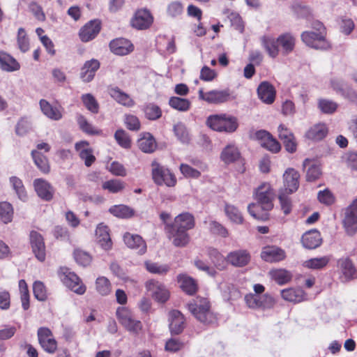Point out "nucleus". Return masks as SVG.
Returning a JSON list of instances; mask_svg holds the SVG:
<instances>
[{"instance_id":"nucleus-1","label":"nucleus","mask_w":357,"mask_h":357,"mask_svg":"<svg viewBox=\"0 0 357 357\" xmlns=\"http://www.w3.org/2000/svg\"><path fill=\"white\" fill-rule=\"evenodd\" d=\"M255 197L257 201V204H250L248 206V211L252 216L259 218V217L255 211L259 206L264 211H270L273 207V192L270 184H261L256 190Z\"/></svg>"},{"instance_id":"nucleus-2","label":"nucleus","mask_w":357,"mask_h":357,"mask_svg":"<svg viewBox=\"0 0 357 357\" xmlns=\"http://www.w3.org/2000/svg\"><path fill=\"white\" fill-rule=\"evenodd\" d=\"M206 123L213 130L220 132L231 133L238 127L237 118L225 113L210 115Z\"/></svg>"},{"instance_id":"nucleus-3","label":"nucleus","mask_w":357,"mask_h":357,"mask_svg":"<svg viewBox=\"0 0 357 357\" xmlns=\"http://www.w3.org/2000/svg\"><path fill=\"white\" fill-rule=\"evenodd\" d=\"M193 316L200 322L209 324L216 321V317L211 310L209 301L205 298H197L188 304Z\"/></svg>"},{"instance_id":"nucleus-4","label":"nucleus","mask_w":357,"mask_h":357,"mask_svg":"<svg viewBox=\"0 0 357 357\" xmlns=\"http://www.w3.org/2000/svg\"><path fill=\"white\" fill-rule=\"evenodd\" d=\"M317 31H304L301 33L302 41L308 47L316 50H327L330 48L331 45L326 39L324 36V25L317 22L314 24Z\"/></svg>"},{"instance_id":"nucleus-5","label":"nucleus","mask_w":357,"mask_h":357,"mask_svg":"<svg viewBox=\"0 0 357 357\" xmlns=\"http://www.w3.org/2000/svg\"><path fill=\"white\" fill-rule=\"evenodd\" d=\"M152 178L158 185H166L174 187L177 183L176 176L168 168L160 165L158 162L153 161L151 163Z\"/></svg>"},{"instance_id":"nucleus-6","label":"nucleus","mask_w":357,"mask_h":357,"mask_svg":"<svg viewBox=\"0 0 357 357\" xmlns=\"http://www.w3.org/2000/svg\"><path fill=\"white\" fill-rule=\"evenodd\" d=\"M116 316L121 324L130 333L138 334L142 329V322L135 319L128 308L119 307L116 310Z\"/></svg>"},{"instance_id":"nucleus-7","label":"nucleus","mask_w":357,"mask_h":357,"mask_svg":"<svg viewBox=\"0 0 357 357\" xmlns=\"http://www.w3.org/2000/svg\"><path fill=\"white\" fill-rule=\"evenodd\" d=\"M60 280L63 284L75 293L82 295L86 291V287L79 278L66 268H61L59 271Z\"/></svg>"},{"instance_id":"nucleus-8","label":"nucleus","mask_w":357,"mask_h":357,"mask_svg":"<svg viewBox=\"0 0 357 357\" xmlns=\"http://www.w3.org/2000/svg\"><path fill=\"white\" fill-rule=\"evenodd\" d=\"M199 98L209 104H222L231 99V91L229 89L222 90L214 89L204 92L202 88L198 91Z\"/></svg>"},{"instance_id":"nucleus-9","label":"nucleus","mask_w":357,"mask_h":357,"mask_svg":"<svg viewBox=\"0 0 357 357\" xmlns=\"http://www.w3.org/2000/svg\"><path fill=\"white\" fill-rule=\"evenodd\" d=\"M145 288L149 296L158 303H165L169 298V291L166 286L155 280H149L145 282Z\"/></svg>"},{"instance_id":"nucleus-10","label":"nucleus","mask_w":357,"mask_h":357,"mask_svg":"<svg viewBox=\"0 0 357 357\" xmlns=\"http://www.w3.org/2000/svg\"><path fill=\"white\" fill-rule=\"evenodd\" d=\"M40 347L47 353L54 354L57 349V342L50 328L40 327L37 332Z\"/></svg>"},{"instance_id":"nucleus-11","label":"nucleus","mask_w":357,"mask_h":357,"mask_svg":"<svg viewBox=\"0 0 357 357\" xmlns=\"http://www.w3.org/2000/svg\"><path fill=\"white\" fill-rule=\"evenodd\" d=\"M167 238L172 244L178 248L185 247L190 242V236L185 229H179L175 227L166 225L165 227Z\"/></svg>"},{"instance_id":"nucleus-12","label":"nucleus","mask_w":357,"mask_h":357,"mask_svg":"<svg viewBox=\"0 0 357 357\" xmlns=\"http://www.w3.org/2000/svg\"><path fill=\"white\" fill-rule=\"evenodd\" d=\"M257 139L259 141L261 146L268 151L276 153L281 149V145L268 132L261 130L255 133Z\"/></svg>"},{"instance_id":"nucleus-13","label":"nucleus","mask_w":357,"mask_h":357,"mask_svg":"<svg viewBox=\"0 0 357 357\" xmlns=\"http://www.w3.org/2000/svg\"><path fill=\"white\" fill-rule=\"evenodd\" d=\"M331 87L338 94L351 101L357 100V93L343 80L333 78L331 80Z\"/></svg>"},{"instance_id":"nucleus-14","label":"nucleus","mask_w":357,"mask_h":357,"mask_svg":"<svg viewBox=\"0 0 357 357\" xmlns=\"http://www.w3.org/2000/svg\"><path fill=\"white\" fill-rule=\"evenodd\" d=\"M30 243L35 257L40 261L45 259V245L41 234L37 231H32L30 233Z\"/></svg>"},{"instance_id":"nucleus-15","label":"nucleus","mask_w":357,"mask_h":357,"mask_svg":"<svg viewBox=\"0 0 357 357\" xmlns=\"http://www.w3.org/2000/svg\"><path fill=\"white\" fill-rule=\"evenodd\" d=\"M278 137L282 141L285 149L289 153H294L296 151L297 143L291 131L284 125L280 124L278 128Z\"/></svg>"},{"instance_id":"nucleus-16","label":"nucleus","mask_w":357,"mask_h":357,"mask_svg":"<svg viewBox=\"0 0 357 357\" xmlns=\"http://www.w3.org/2000/svg\"><path fill=\"white\" fill-rule=\"evenodd\" d=\"M285 251L278 246H266L262 249L261 257L267 262L275 263L284 260L286 258Z\"/></svg>"},{"instance_id":"nucleus-17","label":"nucleus","mask_w":357,"mask_h":357,"mask_svg":"<svg viewBox=\"0 0 357 357\" xmlns=\"http://www.w3.org/2000/svg\"><path fill=\"white\" fill-rule=\"evenodd\" d=\"M299 173L293 168H288L283 174L284 190L287 194H291L299 186Z\"/></svg>"},{"instance_id":"nucleus-18","label":"nucleus","mask_w":357,"mask_h":357,"mask_svg":"<svg viewBox=\"0 0 357 357\" xmlns=\"http://www.w3.org/2000/svg\"><path fill=\"white\" fill-rule=\"evenodd\" d=\"M109 48L114 54L124 56L132 52L134 46L130 40L120 38L112 40L109 43Z\"/></svg>"},{"instance_id":"nucleus-19","label":"nucleus","mask_w":357,"mask_h":357,"mask_svg":"<svg viewBox=\"0 0 357 357\" xmlns=\"http://www.w3.org/2000/svg\"><path fill=\"white\" fill-rule=\"evenodd\" d=\"M75 148L86 167H90L95 162L96 157L93 155V149L86 141L77 142Z\"/></svg>"},{"instance_id":"nucleus-20","label":"nucleus","mask_w":357,"mask_h":357,"mask_svg":"<svg viewBox=\"0 0 357 357\" xmlns=\"http://www.w3.org/2000/svg\"><path fill=\"white\" fill-rule=\"evenodd\" d=\"M152 22L153 17L146 9L138 10L131 21L132 26L137 29H147Z\"/></svg>"},{"instance_id":"nucleus-21","label":"nucleus","mask_w":357,"mask_h":357,"mask_svg":"<svg viewBox=\"0 0 357 357\" xmlns=\"http://www.w3.org/2000/svg\"><path fill=\"white\" fill-rule=\"evenodd\" d=\"M250 255L245 250H238L229 252L227 256V261L236 267H243L250 261Z\"/></svg>"},{"instance_id":"nucleus-22","label":"nucleus","mask_w":357,"mask_h":357,"mask_svg":"<svg viewBox=\"0 0 357 357\" xmlns=\"http://www.w3.org/2000/svg\"><path fill=\"white\" fill-rule=\"evenodd\" d=\"M100 30V22L98 20H91L79 30V38L82 42H89L97 36Z\"/></svg>"},{"instance_id":"nucleus-23","label":"nucleus","mask_w":357,"mask_h":357,"mask_svg":"<svg viewBox=\"0 0 357 357\" xmlns=\"http://www.w3.org/2000/svg\"><path fill=\"white\" fill-rule=\"evenodd\" d=\"M259 98L267 105L272 104L275 98V90L268 82H261L257 88Z\"/></svg>"},{"instance_id":"nucleus-24","label":"nucleus","mask_w":357,"mask_h":357,"mask_svg":"<svg viewBox=\"0 0 357 357\" xmlns=\"http://www.w3.org/2000/svg\"><path fill=\"white\" fill-rule=\"evenodd\" d=\"M35 190L41 199L50 201L52 199L54 189L52 186L45 180L37 178L33 181Z\"/></svg>"},{"instance_id":"nucleus-25","label":"nucleus","mask_w":357,"mask_h":357,"mask_svg":"<svg viewBox=\"0 0 357 357\" xmlns=\"http://www.w3.org/2000/svg\"><path fill=\"white\" fill-rule=\"evenodd\" d=\"M123 241L128 248L137 250L139 254H144L146 251L145 241L137 234L126 233L123 236Z\"/></svg>"},{"instance_id":"nucleus-26","label":"nucleus","mask_w":357,"mask_h":357,"mask_svg":"<svg viewBox=\"0 0 357 357\" xmlns=\"http://www.w3.org/2000/svg\"><path fill=\"white\" fill-rule=\"evenodd\" d=\"M241 158L238 148L234 144L227 145L220 153L221 160L227 165L235 162Z\"/></svg>"},{"instance_id":"nucleus-27","label":"nucleus","mask_w":357,"mask_h":357,"mask_svg":"<svg viewBox=\"0 0 357 357\" xmlns=\"http://www.w3.org/2000/svg\"><path fill=\"white\" fill-rule=\"evenodd\" d=\"M303 247L307 249H315L320 246L322 242L321 234L316 229L305 232L301 238Z\"/></svg>"},{"instance_id":"nucleus-28","label":"nucleus","mask_w":357,"mask_h":357,"mask_svg":"<svg viewBox=\"0 0 357 357\" xmlns=\"http://www.w3.org/2000/svg\"><path fill=\"white\" fill-rule=\"evenodd\" d=\"M337 266L340 268L344 281H348L357 278V271L349 259L342 258L339 259Z\"/></svg>"},{"instance_id":"nucleus-29","label":"nucleus","mask_w":357,"mask_h":357,"mask_svg":"<svg viewBox=\"0 0 357 357\" xmlns=\"http://www.w3.org/2000/svg\"><path fill=\"white\" fill-rule=\"evenodd\" d=\"M261 43L268 55L275 59L279 55V43L278 38H275L271 36H264L260 39Z\"/></svg>"},{"instance_id":"nucleus-30","label":"nucleus","mask_w":357,"mask_h":357,"mask_svg":"<svg viewBox=\"0 0 357 357\" xmlns=\"http://www.w3.org/2000/svg\"><path fill=\"white\" fill-rule=\"evenodd\" d=\"M168 225L175 227V228L179 229H185V231H187L194 227L195 219L192 214L189 213H183L174 218L173 224Z\"/></svg>"},{"instance_id":"nucleus-31","label":"nucleus","mask_w":357,"mask_h":357,"mask_svg":"<svg viewBox=\"0 0 357 357\" xmlns=\"http://www.w3.org/2000/svg\"><path fill=\"white\" fill-rule=\"evenodd\" d=\"M99 68L100 63L96 59H93L86 61L81 69L80 77L85 82H91Z\"/></svg>"},{"instance_id":"nucleus-32","label":"nucleus","mask_w":357,"mask_h":357,"mask_svg":"<svg viewBox=\"0 0 357 357\" xmlns=\"http://www.w3.org/2000/svg\"><path fill=\"white\" fill-rule=\"evenodd\" d=\"M20 63L11 55L0 51V68L2 70L11 73L20 69Z\"/></svg>"},{"instance_id":"nucleus-33","label":"nucleus","mask_w":357,"mask_h":357,"mask_svg":"<svg viewBox=\"0 0 357 357\" xmlns=\"http://www.w3.org/2000/svg\"><path fill=\"white\" fill-rule=\"evenodd\" d=\"M169 329L172 333L179 334L184 328V317L178 310H174L169 312Z\"/></svg>"},{"instance_id":"nucleus-34","label":"nucleus","mask_w":357,"mask_h":357,"mask_svg":"<svg viewBox=\"0 0 357 357\" xmlns=\"http://www.w3.org/2000/svg\"><path fill=\"white\" fill-rule=\"evenodd\" d=\"M96 235L97 237V240L100 245L104 250H109L112 248V241L109 234L108 227L100 223L98 225L96 230Z\"/></svg>"},{"instance_id":"nucleus-35","label":"nucleus","mask_w":357,"mask_h":357,"mask_svg":"<svg viewBox=\"0 0 357 357\" xmlns=\"http://www.w3.org/2000/svg\"><path fill=\"white\" fill-rule=\"evenodd\" d=\"M303 166L306 170V178L308 181H314L321 174L320 165L315 161L308 158L303 161Z\"/></svg>"},{"instance_id":"nucleus-36","label":"nucleus","mask_w":357,"mask_h":357,"mask_svg":"<svg viewBox=\"0 0 357 357\" xmlns=\"http://www.w3.org/2000/svg\"><path fill=\"white\" fill-rule=\"evenodd\" d=\"M109 93L118 103L125 107H131L135 105V101L130 96L120 90L118 87L111 88Z\"/></svg>"},{"instance_id":"nucleus-37","label":"nucleus","mask_w":357,"mask_h":357,"mask_svg":"<svg viewBox=\"0 0 357 357\" xmlns=\"http://www.w3.org/2000/svg\"><path fill=\"white\" fill-rule=\"evenodd\" d=\"M281 296L285 301L299 303L305 300L306 295L301 289L289 288L281 291Z\"/></svg>"},{"instance_id":"nucleus-38","label":"nucleus","mask_w":357,"mask_h":357,"mask_svg":"<svg viewBox=\"0 0 357 357\" xmlns=\"http://www.w3.org/2000/svg\"><path fill=\"white\" fill-rule=\"evenodd\" d=\"M278 41L284 55H287L294 50L296 40L291 33L281 34L278 37Z\"/></svg>"},{"instance_id":"nucleus-39","label":"nucleus","mask_w":357,"mask_h":357,"mask_svg":"<svg viewBox=\"0 0 357 357\" xmlns=\"http://www.w3.org/2000/svg\"><path fill=\"white\" fill-rule=\"evenodd\" d=\"M342 226L347 235L354 236L357 233V217L344 211Z\"/></svg>"},{"instance_id":"nucleus-40","label":"nucleus","mask_w":357,"mask_h":357,"mask_svg":"<svg viewBox=\"0 0 357 357\" xmlns=\"http://www.w3.org/2000/svg\"><path fill=\"white\" fill-rule=\"evenodd\" d=\"M39 103L41 111L47 118L54 121H58L62 118L61 111L57 107L52 106L47 100H40Z\"/></svg>"},{"instance_id":"nucleus-41","label":"nucleus","mask_w":357,"mask_h":357,"mask_svg":"<svg viewBox=\"0 0 357 357\" xmlns=\"http://www.w3.org/2000/svg\"><path fill=\"white\" fill-rule=\"evenodd\" d=\"M328 132L327 127L324 123H318L311 127L306 132L307 138L312 140H321L324 139Z\"/></svg>"},{"instance_id":"nucleus-42","label":"nucleus","mask_w":357,"mask_h":357,"mask_svg":"<svg viewBox=\"0 0 357 357\" xmlns=\"http://www.w3.org/2000/svg\"><path fill=\"white\" fill-rule=\"evenodd\" d=\"M178 282L180 284V287L188 294L192 295L196 292L197 284L192 278L186 275H179Z\"/></svg>"},{"instance_id":"nucleus-43","label":"nucleus","mask_w":357,"mask_h":357,"mask_svg":"<svg viewBox=\"0 0 357 357\" xmlns=\"http://www.w3.org/2000/svg\"><path fill=\"white\" fill-rule=\"evenodd\" d=\"M225 213L228 219L233 223L240 225L243 222V217L239 209L233 204L226 203Z\"/></svg>"},{"instance_id":"nucleus-44","label":"nucleus","mask_w":357,"mask_h":357,"mask_svg":"<svg viewBox=\"0 0 357 357\" xmlns=\"http://www.w3.org/2000/svg\"><path fill=\"white\" fill-rule=\"evenodd\" d=\"M139 148L144 153H152L156 148L155 139L150 133H145L138 140Z\"/></svg>"},{"instance_id":"nucleus-45","label":"nucleus","mask_w":357,"mask_h":357,"mask_svg":"<svg viewBox=\"0 0 357 357\" xmlns=\"http://www.w3.org/2000/svg\"><path fill=\"white\" fill-rule=\"evenodd\" d=\"M329 261L330 258L328 256L314 257L303 261V266L310 269H322L327 266Z\"/></svg>"},{"instance_id":"nucleus-46","label":"nucleus","mask_w":357,"mask_h":357,"mask_svg":"<svg viewBox=\"0 0 357 357\" xmlns=\"http://www.w3.org/2000/svg\"><path fill=\"white\" fill-rule=\"evenodd\" d=\"M33 129V122L29 117H22L16 124L15 132L19 136H24Z\"/></svg>"},{"instance_id":"nucleus-47","label":"nucleus","mask_w":357,"mask_h":357,"mask_svg":"<svg viewBox=\"0 0 357 357\" xmlns=\"http://www.w3.org/2000/svg\"><path fill=\"white\" fill-rule=\"evenodd\" d=\"M269 275L273 280L280 285L287 283L291 278V273L284 269L271 270Z\"/></svg>"},{"instance_id":"nucleus-48","label":"nucleus","mask_w":357,"mask_h":357,"mask_svg":"<svg viewBox=\"0 0 357 357\" xmlns=\"http://www.w3.org/2000/svg\"><path fill=\"white\" fill-rule=\"evenodd\" d=\"M109 211L114 216L121 218H130L134 214L132 208L123 204L113 206L109 209Z\"/></svg>"},{"instance_id":"nucleus-49","label":"nucleus","mask_w":357,"mask_h":357,"mask_svg":"<svg viewBox=\"0 0 357 357\" xmlns=\"http://www.w3.org/2000/svg\"><path fill=\"white\" fill-rule=\"evenodd\" d=\"M13 217V208L6 202H0V220L4 223L10 222Z\"/></svg>"},{"instance_id":"nucleus-50","label":"nucleus","mask_w":357,"mask_h":357,"mask_svg":"<svg viewBox=\"0 0 357 357\" xmlns=\"http://www.w3.org/2000/svg\"><path fill=\"white\" fill-rule=\"evenodd\" d=\"M337 103L331 100L326 98L318 100V108L324 114H331L337 110Z\"/></svg>"},{"instance_id":"nucleus-51","label":"nucleus","mask_w":357,"mask_h":357,"mask_svg":"<svg viewBox=\"0 0 357 357\" xmlns=\"http://www.w3.org/2000/svg\"><path fill=\"white\" fill-rule=\"evenodd\" d=\"M31 155L38 169L43 173H48L50 171V165L47 158L38 151H32Z\"/></svg>"},{"instance_id":"nucleus-52","label":"nucleus","mask_w":357,"mask_h":357,"mask_svg":"<svg viewBox=\"0 0 357 357\" xmlns=\"http://www.w3.org/2000/svg\"><path fill=\"white\" fill-rule=\"evenodd\" d=\"M171 107L180 112H186L189 109L190 102L188 99L178 97H172L169 100Z\"/></svg>"},{"instance_id":"nucleus-53","label":"nucleus","mask_w":357,"mask_h":357,"mask_svg":"<svg viewBox=\"0 0 357 357\" xmlns=\"http://www.w3.org/2000/svg\"><path fill=\"white\" fill-rule=\"evenodd\" d=\"M146 270L153 274L164 275L169 270V267L167 264H160L151 261H146L144 263Z\"/></svg>"},{"instance_id":"nucleus-54","label":"nucleus","mask_w":357,"mask_h":357,"mask_svg":"<svg viewBox=\"0 0 357 357\" xmlns=\"http://www.w3.org/2000/svg\"><path fill=\"white\" fill-rule=\"evenodd\" d=\"M81 100L86 108L93 114L98 112L99 105L95 97L91 93H85L81 96Z\"/></svg>"},{"instance_id":"nucleus-55","label":"nucleus","mask_w":357,"mask_h":357,"mask_svg":"<svg viewBox=\"0 0 357 357\" xmlns=\"http://www.w3.org/2000/svg\"><path fill=\"white\" fill-rule=\"evenodd\" d=\"M96 289L100 294L106 296L111 292V283L107 278L98 277L96 281Z\"/></svg>"},{"instance_id":"nucleus-56","label":"nucleus","mask_w":357,"mask_h":357,"mask_svg":"<svg viewBox=\"0 0 357 357\" xmlns=\"http://www.w3.org/2000/svg\"><path fill=\"white\" fill-rule=\"evenodd\" d=\"M10 182L18 197L21 200L25 201L27 195L22 181L19 178L13 176L10 178Z\"/></svg>"},{"instance_id":"nucleus-57","label":"nucleus","mask_w":357,"mask_h":357,"mask_svg":"<svg viewBox=\"0 0 357 357\" xmlns=\"http://www.w3.org/2000/svg\"><path fill=\"white\" fill-rule=\"evenodd\" d=\"M125 188L123 181L118 179H112L102 183V188L107 190L109 192L117 193Z\"/></svg>"},{"instance_id":"nucleus-58","label":"nucleus","mask_w":357,"mask_h":357,"mask_svg":"<svg viewBox=\"0 0 357 357\" xmlns=\"http://www.w3.org/2000/svg\"><path fill=\"white\" fill-rule=\"evenodd\" d=\"M19 289L21 294L22 306L24 310H26L29 307V294L24 280L19 281Z\"/></svg>"},{"instance_id":"nucleus-59","label":"nucleus","mask_w":357,"mask_h":357,"mask_svg":"<svg viewBox=\"0 0 357 357\" xmlns=\"http://www.w3.org/2000/svg\"><path fill=\"white\" fill-rule=\"evenodd\" d=\"M74 258L77 263L82 266H89L92 261L91 256L88 252L80 249L75 250Z\"/></svg>"},{"instance_id":"nucleus-60","label":"nucleus","mask_w":357,"mask_h":357,"mask_svg":"<svg viewBox=\"0 0 357 357\" xmlns=\"http://www.w3.org/2000/svg\"><path fill=\"white\" fill-rule=\"evenodd\" d=\"M17 42L19 49L22 52H26L29 49V41L26 31L23 28H20L17 31Z\"/></svg>"},{"instance_id":"nucleus-61","label":"nucleus","mask_w":357,"mask_h":357,"mask_svg":"<svg viewBox=\"0 0 357 357\" xmlns=\"http://www.w3.org/2000/svg\"><path fill=\"white\" fill-rule=\"evenodd\" d=\"M144 113L146 117L152 121L159 119L162 115L160 108L153 103H150L145 107Z\"/></svg>"},{"instance_id":"nucleus-62","label":"nucleus","mask_w":357,"mask_h":357,"mask_svg":"<svg viewBox=\"0 0 357 357\" xmlns=\"http://www.w3.org/2000/svg\"><path fill=\"white\" fill-rule=\"evenodd\" d=\"M34 296L38 301H43L47 298V290L44 284L40 281H36L33 284Z\"/></svg>"},{"instance_id":"nucleus-63","label":"nucleus","mask_w":357,"mask_h":357,"mask_svg":"<svg viewBox=\"0 0 357 357\" xmlns=\"http://www.w3.org/2000/svg\"><path fill=\"white\" fill-rule=\"evenodd\" d=\"M77 121L79 125V128L84 132L88 134H97L98 131H96L91 124H90L82 114H78L77 116Z\"/></svg>"},{"instance_id":"nucleus-64","label":"nucleus","mask_w":357,"mask_h":357,"mask_svg":"<svg viewBox=\"0 0 357 357\" xmlns=\"http://www.w3.org/2000/svg\"><path fill=\"white\" fill-rule=\"evenodd\" d=\"M183 7L180 1H176L171 2L167 8V13L172 17H176L183 13Z\"/></svg>"}]
</instances>
